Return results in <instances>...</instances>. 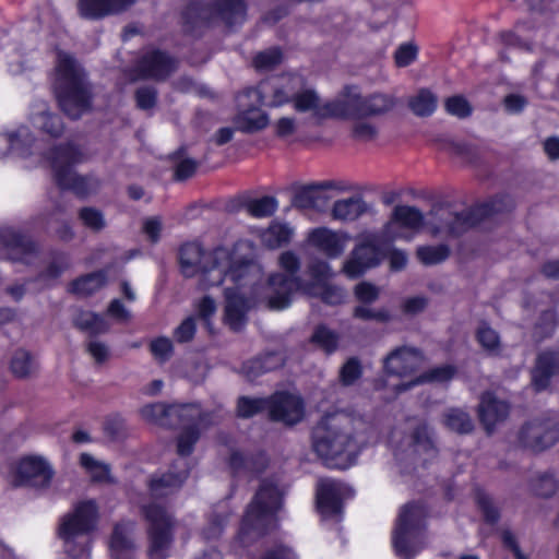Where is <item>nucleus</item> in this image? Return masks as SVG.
<instances>
[{"label":"nucleus","mask_w":559,"mask_h":559,"mask_svg":"<svg viewBox=\"0 0 559 559\" xmlns=\"http://www.w3.org/2000/svg\"><path fill=\"white\" fill-rule=\"evenodd\" d=\"M181 273L186 277L202 276V286L224 285L225 323L234 331L245 326V242L222 246L205 252L197 241L186 242L179 250Z\"/></svg>","instance_id":"1"},{"label":"nucleus","mask_w":559,"mask_h":559,"mask_svg":"<svg viewBox=\"0 0 559 559\" xmlns=\"http://www.w3.org/2000/svg\"><path fill=\"white\" fill-rule=\"evenodd\" d=\"M12 152L21 157H28L40 152V142L36 141L26 126H20L16 130L0 134V153ZM49 160L53 170L57 186L63 191H72L80 198H85L95 192L99 181L94 177L79 176L72 167L83 159L82 152L73 144H64L52 147L48 153H43Z\"/></svg>","instance_id":"2"},{"label":"nucleus","mask_w":559,"mask_h":559,"mask_svg":"<svg viewBox=\"0 0 559 559\" xmlns=\"http://www.w3.org/2000/svg\"><path fill=\"white\" fill-rule=\"evenodd\" d=\"M356 424L361 421L345 413H333L313 428L312 449L328 466L345 469L354 464L365 442Z\"/></svg>","instance_id":"3"},{"label":"nucleus","mask_w":559,"mask_h":559,"mask_svg":"<svg viewBox=\"0 0 559 559\" xmlns=\"http://www.w3.org/2000/svg\"><path fill=\"white\" fill-rule=\"evenodd\" d=\"M141 416L148 423L163 427H180L177 440L179 455H190L201 432L223 419V411L202 412L199 404L165 405L154 403L141 408Z\"/></svg>","instance_id":"4"},{"label":"nucleus","mask_w":559,"mask_h":559,"mask_svg":"<svg viewBox=\"0 0 559 559\" xmlns=\"http://www.w3.org/2000/svg\"><path fill=\"white\" fill-rule=\"evenodd\" d=\"M55 93L62 111L72 119L91 108L92 90L84 69L66 52H58Z\"/></svg>","instance_id":"5"},{"label":"nucleus","mask_w":559,"mask_h":559,"mask_svg":"<svg viewBox=\"0 0 559 559\" xmlns=\"http://www.w3.org/2000/svg\"><path fill=\"white\" fill-rule=\"evenodd\" d=\"M98 508L94 500L78 503L73 512L61 520L59 537L64 543L66 552L73 559L90 558L88 534L96 528Z\"/></svg>","instance_id":"6"},{"label":"nucleus","mask_w":559,"mask_h":559,"mask_svg":"<svg viewBox=\"0 0 559 559\" xmlns=\"http://www.w3.org/2000/svg\"><path fill=\"white\" fill-rule=\"evenodd\" d=\"M284 490L275 478L263 479L247 509V539L267 534L277 526Z\"/></svg>","instance_id":"7"},{"label":"nucleus","mask_w":559,"mask_h":559,"mask_svg":"<svg viewBox=\"0 0 559 559\" xmlns=\"http://www.w3.org/2000/svg\"><path fill=\"white\" fill-rule=\"evenodd\" d=\"M427 511L420 503L404 506L393 533V547L403 559L415 557L424 547Z\"/></svg>","instance_id":"8"},{"label":"nucleus","mask_w":559,"mask_h":559,"mask_svg":"<svg viewBox=\"0 0 559 559\" xmlns=\"http://www.w3.org/2000/svg\"><path fill=\"white\" fill-rule=\"evenodd\" d=\"M147 526V558L167 559L175 539L177 521L163 506L151 502L141 507Z\"/></svg>","instance_id":"9"},{"label":"nucleus","mask_w":559,"mask_h":559,"mask_svg":"<svg viewBox=\"0 0 559 559\" xmlns=\"http://www.w3.org/2000/svg\"><path fill=\"white\" fill-rule=\"evenodd\" d=\"M243 0H214L211 4L191 1L182 12L185 28L194 33L197 28L206 27L219 22L230 27L242 9Z\"/></svg>","instance_id":"10"},{"label":"nucleus","mask_w":559,"mask_h":559,"mask_svg":"<svg viewBox=\"0 0 559 559\" xmlns=\"http://www.w3.org/2000/svg\"><path fill=\"white\" fill-rule=\"evenodd\" d=\"M501 210L497 201L462 212H454L450 207L440 206L431 212L428 227L433 235H460L479 224L486 215Z\"/></svg>","instance_id":"11"},{"label":"nucleus","mask_w":559,"mask_h":559,"mask_svg":"<svg viewBox=\"0 0 559 559\" xmlns=\"http://www.w3.org/2000/svg\"><path fill=\"white\" fill-rule=\"evenodd\" d=\"M411 433L397 441L399 432L393 431L391 442L396 462L401 465L425 464L435 457L437 450L425 423L411 425Z\"/></svg>","instance_id":"12"},{"label":"nucleus","mask_w":559,"mask_h":559,"mask_svg":"<svg viewBox=\"0 0 559 559\" xmlns=\"http://www.w3.org/2000/svg\"><path fill=\"white\" fill-rule=\"evenodd\" d=\"M280 266L287 274H273L269 277V306L281 310L290 305L292 296L297 289H302L305 284L297 276L300 269V260L293 251H285L278 257Z\"/></svg>","instance_id":"13"},{"label":"nucleus","mask_w":559,"mask_h":559,"mask_svg":"<svg viewBox=\"0 0 559 559\" xmlns=\"http://www.w3.org/2000/svg\"><path fill=\"white\" fill-rule=\"evenodd\" d=\"M305 85L306 81L302 75L286 73L267 79L255 88H247V98H255L261 105L278 107L294 103L299 90Z\"/></svg>","instance_id":"14"},{"label":"nucleus","mask_w":559,"mask_h":559,"mask_svg":"<svg viewBox=\"0 0 559 559\" xmlns=\"http://www.w3.org/2000/svg\"><path fill=\"white\" fill-rule=\"evenodd\" d=\"M266 409L271 419L286 425H295L304 416V404L299 396L276 393L270 400L247 399V417Z\"/></svg>","instance_id":"15"},{"label":"nucleus","mask_w":559,"mask_h":559,"mask_svg":"<svg viewBox=\"0 0 559 559\" xmlns=\"http://www.w3.org/2000/svg\"><path fill=\"white\" fill-rule=\"evenodd\" d=\"M178 68V59L169 52L145 47L138 53L132 66V73L136 79L164 81Z\"/></svg>","instance_id":"16"},{"label":"nucleus","mask_w":559,"mask_h":559,"mask_svg":"<svg viewBox=\"0 0 559 559\" xmlns=\"http://www.w3.org/2000/svg\"><path fill=\"white\" fill-rule=\"evenodd\" d=\"M307 274L311 281L305 284L306 294L320 297L328 305H340L345 300L346 292L340 286L329 284L334 273L328 262L319 259L311 261Z\"/></svg>","instance_id":"17"},{"label":"nucleus","mask_w":559,"mask_h":559,"mask_svg":"<svg viewBox=\"0 0 559 559\" xmlns=\"http://www.w3.org/2000/svg\"><path fill=\"white\" fill-rule=\"evenodd\" d=\"M519 438L523 447L543 451L558 441L559 427L551 418L534 419L523 426Z\"/></svg>","instance_id":"18"},{"label":"nucleus","mask_w":559,"mask_h":559,"mask_svg":"<svg viewBox=\"0 0 559 559\" xmlns=\"http://www.w3.org/2000/svg\"><path fill=\"white\" fill-rule=\"evenodd\" d=\"M55 472L43 456L22 457L16 467V485L35 488H48Z\"/></svg>","instance_id":"19"},{"label":"nucleus","mask_w":559,"mask_h":559,"mask_svg":"<svg viewBox=\"0 0 559 559\" xmlns=\"http://www.w3.org/2000/svg\"><path fill=\"white\" fill-rule=\"evenodd\" d=\"M0 245L11 261L32 264L37 258L36 245L13 227L0 228Z\"/></svg>","instance_id":"20"},{"label":"nucleus","mask_w":559,"mask_h":559,"mask_svg":"<svg viewBox=\"0 0 559 559\" xmlns=\"http://www.w3.org/2000/svg\"><path fill=\"white\" fill-rule=\"evenodd\" d=\"M424 362L425 356L418 348L401 346L384 358L383 369L388 376L404 378L415 373Z\"/></svg>","instance_id":"21"},{"label":"nucleus","mask_w":559,"mask_h":559,"mask_svg":"<svg viewBox=\"0 0 559 559\" xmlns=\"http://www.w3.org/2000/svg\"><path fill=\"white\" fill-rule=\"evenodd\" d=\"M170 469L162 475H154L150 480V491L154 497H164L178 490L189 476L187 455H179Z\"/></svg>","instance_id":"22"},{"label":"nucleus","mask_w":559,"mask_h":559,"mask_svg":"<svg viewBox=\"0 0 559 559\" xmlns=\"http://www.w3.org/2000/svg\"><path fill=\"white\" fill-rule=\"evenodd\" d=\"M347 489L341 481L331 478L320 479L317 488V504L320 513L325 518L338 516Z\"/></svg>","instance_id":"23"},{"label":"nucleus","mask_w":559,"mask_h":559,"mask_svg":"<svg viewBox=\"0 0 559 559\" xmlns=\"http://www.w3.org/2000/svg\"><path fill=\"white\" fill-rule=\"evenodd\" d=\"M307 239L310 246L317 248L326 257L334 259L344 252L350 236L343 231L318 227L309 231Z\"/></svg>","instance_id":"24"},{"label":"nucleus","mask_w":559,"mask_h":559,"mask_svg":"<svg viewBox=\"0 0 559 559\" xmlns=\"http://www.w3.org/2000/svg\"><path fill=\"white\" fill-rule=\"evenodd\" d=\"M361 117V94L357 86H345L332 100H328L326 119Z\"/></svg>","instance_id":"25"},{"label":"nucleus","mask_w":559,"mask_h":559,"mask_svg":"<svg viewBox=\"0 0 559 559\" xmlns=\"http://www.w3.org/2000/svg\"><path fill=\"white\" fill-rule=\"evenodd\" d=\"M424 225V214L420 210L409 205H397L394 207L391 219L384 227V233L389 238H401L403 235L397 228L418 231Z\"/></svg>","instance_id":"26"},{"label":"nucleus","mask_w":559,"mask_h":559,"mask_svg":"<svg viewBox=\"0 0 559 559\" xmlns=\"http://www.w3.org/2000/svg\"><path fill=\"white\" fill-rule=\"evenodd\" d=\"M249 233L254 235L263 247L274 250L290 243L295 228L289 223L274 219L265 228L250 227Z\"/></svg>","instance_id":"27"},{"label":"nucleus","mask_w":559,"mask_h":559,"mask_svg":"<svg viewBox=\"0 0 559 559\" xmlns=\"http://www.w3.org/2000/svg\"><path fill=\"white\" fill-rule=\"evenodd\" d=\"M380 263V250L371 242L357 246L343 265V272L350 278L360 276L367 269Z\"/></svg>","instance_id":"28"},{"label":"nucleus","mask_w":559,"mask_h":559,"mask_svg":"<svg viewBox=\"0 0 559 559\" xmlns=\"http://www.w3.org/2000/svg\"><path fill=\"white\" fill-rule=\"evenodd\" d=\"M135 0H79L80 15L88 20H98L120 13L131 7Z\"/></svg>","instance_id":"29"},{"label":"nucleus","mask_w":559,"mask_h":559,"mask_svg":"<svg viewBox=\"0 0 559 559\" xmlns=\"http://www.w3.org/2000/svg\"><path fill=\"white\" fill-rule=\"evenodd\" d=\"M293 106L298 112H310L312 120L317 124L326 119L328 102H323L317 91L312 88L304 86L299 90Z\"/></svg>","instance_id":"30"},{"label":"nucleus","mask_w":559,"mask_h":559,"mask_svg":"<svg viewBox=\"0 0 559 559\" xmlns=\"http://www.w3.org/2000/svg\"><path fill=\"white\" fill-rule=\"evenodd\" d=\"M559 374V353H542L532 372V383L536 391L545 390L550 379Z\"/></svg>","instance_id":"31"},{"label":"nucleus","mask_w":559,"mask_h":559,"mask_svg":"<svg viewBox=\"0 0 559 559\" xmlns=\"http://www.w3.org/2000/svg\"><path fill=\"white\" fill-rule=\"evenodd\" d=\"M479 418L488 431L500 421L504 420L509 414V405L497 400L491 393L483 394L479 403Z\"/></svg>","instance_id":"32"},{"label":"nucleus","mask_w":559,"mask_h":559,"mask_svg":"<svg viewBox=\"0 0 559 559\" xmlns=\"http://www.w3.org/2000/svg\"><path fill=\"white\" fill-rule=\"evenodd\" d=\"M133 530L134 523L132 522L116 524L110 539L112 559H133L128 554V551L134 549V543L130 539Z\"/></svg>","instance_id":"33"},{"label":"nucleus","mask_w":559,"mask_h":559,"mask_svg":"<svg viewBox=\"0 0 559 559\" xmlns=\"http://www.w3.org/2000/svg\"><path fill=\"white\" fill-rule=\"evenodd\" d=\"M333 187L334 185L332 182L304 187L294 195L293 204L295 207L301 210L320 209L328 201L323 189Z\"/></svg>","instance_id":"34"},{"label":"nucleus","mask_w":559,"mask_h":559,"mask_svg":"<svg viewBox=\"0 0 559 559\" xmlns=\"http://www.w3.org/2000/svg\"><path fill=\"white\" fill-rule=\"evenodd\" d=\"M367 211V204L360 197L337 200L332 207V217L341 222H354Z\"/></svg>","instance_id":"35"},{"label":"nucleus","mask_w":559,"mask_h":559,"mask_svg":"<svg viewBox=\"0 0 559 559\" xmlns=\"http://www.w3.org/2000/svg\"><path fill=\"white\" fill-rule=\"evenodd\" d=\"M106 283L107 272L100 270L74 280L70 284V292L79 296H90L104 287Z\"/></svg>","instance_id":"36"},{"label":"nucleus","mask_w":559,"mask_h":559,"mask_svg":"<svg viewBox=\"0 0 559 559\" xmlns=\"http://www.w3.org/2000/svg\"><path fill=\"white\" fill-rule=\"evenodd\" d=\"M395 98L389 94L374 93L361 96V117L381 116L395 106Z\"/></svg>","instance_id":"37"},{"label":"nucleus","mask_w":559,"mask_h":559,"mask_svg":"<svg viewBox=\"0 0 559 559\" xmlns=\"http://www.w3.org/2000/svg\"><path fill=\"white\" fill-rule=\"evenodd\" d=\"M456 372V369L452 365H443L439 367H435L427 372L420 374L415 380L409 381L407 383H403L396 386L397 392L406 391L413 388L416 384L425 383V382H437L443 383L450 381Z\"/></svg>","instance_id":"38"},{"label":"nucleus","mask_w":559,"mask_h":559,"mask_svg":"<svg viewBox=\"0 0 559 559\" xmlns=\"http://www.w3.org/2000/svg\"><path fill=\"white\" fill-rule=\"evenodd\" d=\"M277 209L278 201L272 195L247 199V213L254 218L271 217Z\"/></svg>","instance_id":"39"},{"label":"nucleus","mask_w":559,"mask_h":559,"mask_svg":"<svg viewBox=\"0 0 559 559\" xmlns=\"http://www.w3.org/2000/svg\"><path fill=\"white\" fill-rule=\"evenodd\" d=\"M408 106L416 116H430L437 108V97L429 90L423 88L409 97Z\"/></svg>","instance_id":"40"},{"label":"nucleus","mask_w":559,"mask_h":559,"mask_svg":"<svg viewBox=\"0 0 559 559\" xmlns=\"http://www.w3.org/2000/svg\"><path fill=\"white\" fill-rule=\"evenodd\" d=\"M444 426L457 433H468L473 430V420L463 409L450 408L443 416Z\"/></svg>","instance_id":"41"},{"label":"nucleus","mask_w":559,"mask_h":559,"mask_svg":"<svg viewBox=\"0 0 559 559\" xmlns=\"http://www.w3.org/2000/svg\"><path fill=\"white\" fill-rule=\"evenodd\" d=\"M80 463L90 474L94 481L114 483L110 475V466L102 461H97L88 453H82Z\"/></svg>","instance_id":"42"},{"label":"nucleus","mask_w":559,"mask_h":559,"mask_svg":"<svg viewBox=\"0 0 559 559\" xmlns=\"http://www.w3.org/2000/svg\"><path fill=\"white\" fill-rule=\"evenodd\" d=\"M74 324L80 330L88 332L91 335L105 333L108 324L105 319L91 311H80L74 319Z\"/></svg>","instance_id":"43"},{"label":"nucleus","mask_w":559,"mask_h":559,"mask_svg":"<svg viewBox=\"0 0 559 559\" xmlns=\"http://www.w3.org/2000/svg\"><path fill=\"white\" fill-rule=\"evenodd\" d=\"M32 119L35 127L41 129L52 138H58L63 132V123L61 118L57 115L43 110L34 115Z\"/></svg>","instance_id":"44"},{"label":"nucleus","mask_w":559,"mask_h":559,"mask_svg":"<svg viewBox=\"0 0 559 559\" xmlns=\"http://www.w3.org/2000/svg\"><path fill=\"white\" fill-rule=\"evenodd\" d=\"M476 338L479 345L486 350L489 355L496 356L501 352V342L499 334L496 330L483 323L476 332Z\"/></svg>","instance_id":"45"},{"label":"nucleus","mask_w":559,"mask_h":559,"mask_svg":"<svg viewBox=\"0 0 559 559\" xmlns=\"http://www.w3.org/2000/svg\"><path fill=\"white\" fill-rule=\"evenodd\" d=\"M11 371L16 378H26L35 370V364L28 352L19 349L11 359Z\"/></svg>","instance_id":"46"},{"label":"nucleus","mask_w":559,"mask_h":559,"mask_svg":"<svg viewBox=\"0 0 559 559\" xmlns=\"http://www.w3.org/2000/svg\"><path fill=\"white\" fill-rule=\"evenodd\" d=\"M311 341L322 348L328 354L333 353L337 348L338 334L326 328L325 325H319L312 336Z\"/></svg>","instance_id":"47"},{"label":"nucleus","mask_w":559,"mask_h":559,"mask_svg":"<svg viewBox=\"0 0 559 559\" xmlns=\"http://www.w3.org/2000/svg\"><path fill=\"white\" fill-rule=\"evenodd\" d=\"M449 255V249L444 245L420 247L417 250L418 259L426 265H432L444 261Z\"/></svg>","instance_id":"48"},{"label":"nucleus","mask_w":559,"mask_h":559,"mask_svg":"<svg viewBox=\"0 0 559 559\" xmlns=\"http://www.w3.org/2000/svg\"><path fill=\"white\" fill-rule=\"evenodd\" d=\"M282 60L278 48H270L259 52L253 59V66L260 71H267L277 66Z\"/></svg>","instance_id":"49"},{"label":"nucleus","mask_w":559,"mask_h":559,"mask_svg":"<svg viewBox=\"0 0 559 559\" xmlns=\"http://www.w3.org/2000/svg\"><path fill=\"white\" fill-rule=\"evenodd\" d=\"M79 217L87 228L99 231L105 225V218L100 211L94 207H83L79 212Z\"/></svg>","instance_id":"50"},{"label":"nucleus","mask_w":559,"mask_h":559,"mask_svg":"<svg viewBox=\"0 0 559 559\" xmlns=\"http://www.w3.org/2000/svg\"><path fill=\"white\" fill-rule=\"evenodd\" d=\"M534 492L542 497L552 496L558 488L557 479L551 474H542L533 483Z\"/></svg>","instance_id":"51"},{"label":"nucleus","mask_w":559,"mask_h":559,"mask_svg":"<svg viewBox=\"0 0 559 559\" xmlns=\"http://www.w3.org/2000/svg\"><path fill=\"white\" fill-rule=\"evenodd\" d=\"M150 349L156 359L166 361L173 355L174 346L170 338L160 336L151 342Z\"/></svg>","instance_id":"52"},{"label":"nucleus","mask_w":559,"mask_h":559,"mask_svg":"<svg viewBox=\"0 0 559 559\" xmlns=\"http://www.w3.org/2000/svg\"><path fill=\"white\" fill-rule=\"evenodd\" d=\"M136 107L141 110H151L157 103V91L152 86H143L135 92Z\"/></svg>","instance_id":"53"},{"label":"nucleus","mask_w":559,"mask_h":559,"mask_svg":"<svg viewBox=\"0 0 559 559\" xmlns=\"http://www.w3.org/2000/svg\"><path fill=\"white\" fill-rule=\"evenodd\" d=\"M447 111L459 118H466L472 114L469 103L463 96H452L445 102Z\"/></svg>","instance_id":"54"},{"label":"nucleus","mask_w":559,"mask_h":559,"mask_svg":"<svg viewBox=\"0 0 559 559\" xmlns=\"http://www.w3.org/2000/svg\"><path fill=\"white\" fill-rule=\"evenodd\" d=\"M70 266L69 259L64 253H57L46 271L40 275L44 280L58 278Z\"/></svg>","instance_id":"55"},{"label":"nucleus","mask_w":559,"mask_h":559,"mask_svg":"<svg viewBox=\"0 0 559 559\" xmlns=\"http://www.w3.org/2000/svg\"><path fill=\"white\" fill-rule=\"evenodd\" d=\"M557 325V312L555 310L544 311L535 326V334L539 337L549 336Z\"/></svg>","instance_id":"56"},{"label":"nucleus","mask_w":559,"mask_h":559,"mask_svg":"<svg viewBox=\"0 0 559 559\" xmlns=\"http://www.w3.org/2000/svg\"><path fill=\"white\" fill-rule=\"evenodd\" d=\"M197 325L193 317L185 319L174 331V337L178 343H187L192 341L195 335Z\"/></svg>","instance_id":"57"},{"label":"nucleus","mask_w":559,"mask_h":559,"mask_svg":"<svg viewBox=\"0 0 559 559\" xmlns=\"http://www.w3.org/2000/svg\"><path fill=\"white\" fill-rule=\"evenodd\" d=\"M417 57V47L413 43L402 44L395 51V63L399 67L409 66Z\"/></svg>","instance_id":"58"},{"label":"nucleus","mask_w":559,"mask_h":559,"mask_svg":"<svg viewBox=\"0 0 559 559\" xmlns=\"http://www.w3.org/2000/svg\"><path fill=\"white\" fill-rule=\"evenodd\" d=\"M361 374L360 364L357 359L350 358L341 369V380L344 384H353Z\"/></svg>","instance_id":"59"},{"label":"nucleus","mask_w":559,"mask_h":559,"mask_svg":"<svg viewBox=\"0 0 559 559\" xmlns=\"http://www.w3.org/2000/svg\"><path fill=\"white\" fill-rule=\"evenodd\" d=\"M353 138L359 141H370L377 135L376 127L367 121L354 123L352 129Z\"/></svg>","instance_id":"60"},{"label":"nucleus","mask_w":559,"mask_h":559,"mask_svg":"<svg viewBox=\"0 0 559 559\" xmlns=\"http://www.w3.org/2000/svg\"><path fill=\"white\" fill-rule=\"evenodd\" d=\"M356 318L364 320H377L385 322L390 319V314L386 310H373L367 306H358L354 312Z\"/></svg>","instance_id":"61"},{"label":"nucleus","mask_w":559,"mask_h":559,"mask_svg":"<svg viewBox=\"0 0 559 559\" xmlns=\"http://www.w3.org/2000/svg\"><path fill=\"white\" fill-rule=\"evenodd\" d=\"M355 295L359 301L370 304L379 297V289L370 283L362 282L356 286Z\"/></svg>","instance_id":"62"},{"label":"nucleus","mask_w":559,"mask_h":559,"mask_svg":"<svg viewBox=\"0 0 559 559\" xmlns=\"http://www.w3.org/2000/svg\"><path fill=\"white\" fill-rule=\"evenodd\" d=\"M269 119L259 110H247V132L258 131L267 126Z\"/></svg>","instance_id":"63"},{"label":"nucleus","mask_w":559,"mask_h":559,"mask_svg":"<svg viewBox=\"0 0 559 559\" xmlns=\"http://www.w3.org/2000/svg\"><path fill=\"white\" fill-rule=\"evenodd\" d=\"M197 162L191 158L180 160L175 167V179L182 181L192 177L197 170Z\"/></svg>","instance_id":"64"}]
</instances>
